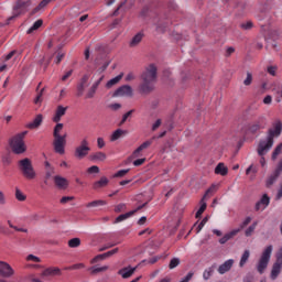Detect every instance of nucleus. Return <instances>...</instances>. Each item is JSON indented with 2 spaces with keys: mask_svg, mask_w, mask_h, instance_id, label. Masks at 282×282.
I'll list each match as a JSON object with an SVG mask.
<instances>
[{
  "mask_svg": "<svg viewBox=\"0 0 282 282\" xmlns=\"http://www.w3.org/2000/svg\"><path fill=\"white\" fill-rule=\"evenodd\" d=\"M140 94H151L155 89V83H158V66L150 64L145 66L144 70L140 75Z\"/></svg>",
  "mask_w": 282,
  "mask_h": 282,
  "instance_id": "nucleus-1",
  "label": "nucleus"
},
{
  "mask_svg": "<svg viewBox=\"0 0 282 282\" xmlns=\"http://www.w3.org/2000/svg\"><path fill=\"white\" fill-rule=\"evenodd\" d=\"M281 132L282 123L281 121H279L274 124L273 129H269L267 140H262L259 142L258 155L263 158V155H265V153H268V151H270V149H272V147L274 145V138H279V135H281Z\"/></svg>",
  "mask_w": 282,
  "mask_h": 282,
  "instance_id": "nucleus-2",
  "label": "nucleus"
},
{
  "mask_svg": "<svg viewBox=\"0 0 282 282\" xmlns=\"http://www.w3.org/2000/svg\"><path fill=\"white\" fill-rule=\"evenodd\" d=\"M19 169L26 180H34L36 177V171H34V166L32 165V161L28 158L19 161Z\"/></svg>",
  "mask_w": 282,
  "mask_h": 282,
  "instance_id": "nucleus-3",
  "label": "nucleus"
},
{
  "mask_svg": "<svg viewBox=\"0 0 282 282\" xmlns=\"http://www.w3.org/2000/svg\"><path fill=\"white\" fill-rule=\"evenodd\" d=\"M272 250H274V247H272V245L268 246L263 250L260 260L258 261L257 264V271L259 272V274H263L268 269V263H270V259L272 257Z\"/></svg>",
  "mask_w": 282,
  "mask_h": 282,
  "instance_id": "nucleus-4",
  "label": "nucleus"
},
{
  "mask_svg": "<svg viewBox=\"0 0 282 282\" xmlns=\"http://www.w3.org/2000/svg\"><path fill=\"white\" fill-rule=\"evenodd\" d=\"M9 145L12 153H14L15 155H22V153H25V151H28V147H25V141L19 139L18 137L11 138L9 141Z\"/></svg>",
  "mask_w": 282,
  "mask_h": 282,
  "instance_id": "nucleus-5",
  "label": "nucleus"
},
{
  "mask_svg": "<svg viewBox=\"0 0 282 282\" xmlns=\"http://www.w3.org/2000/svg\"><path fill=\"white\" fill-rule=\"evenodd\" d=\"M89 151H91V148H89V141H87V139H83L80 144L76 147L74 155L77 160H83L89 155Z\"/></svg>",
  "mask_w": 282,
  "mask_h": 282,
  "instance_id": "nucleus-6",
  "label": "nucleus"
},
{
  "mask_svg": "<svg viewBox=\"0 0 282 282\" xmlns=\"http://www.w3.org/2000/svg\"><path fill=\"white\" fill-rule=\"evenodd\" d=\"M282 173V160L279 161L273 173L267 178L265 186L270 188L281 176Z\"/></svg>",
  "mask_w": 282,
  "mask_h": 282,
  "instance_id": "nucleus-7",
  "label": "nucleus"
},
{
  "mask_svg": "<svg viewBox=\"0 0 282 282\" xmlns=\"http://www.w3.org/2000/svg\"><path fill=\"white\" fill-rule=\"evenodd\" d=\"M65 144H67V140H65V137H54L53 147L55 153H59V155H63L65 153Z\"/></svg>",
  "mask_w": 282,
  "mask_h": 282,
  "instance_id": "nucleus-8",
  "label": "nucleus"
},
{
  "mask_svg": "<svg viewBox=\"0 0 282 282\" xmlns=\"http://www.w3.org/2000/svg\"><path fill=\"white\" fill-rule=\"evenodd\" d=\"M127 97V98H131L133 97V88L129 85H123L121 87H119L115 93H113V97L118 98V97Z\"/></svg>",
  "mask_w": 282,
  "mask_h": 282,
  "instance_id": "nucleus-9",
  "label": "nucleus"
},
{
  "mask_svg": "<svg viewBox=\"0 0 282 282\" xmlns=\"http://www.w3.org/2000/svg\"><path fill=\"white\" fill-rule=\"evenodd\" d=\"M0 276L10 279L14 276V269L8 262L0 261Z\"/></svg>",
  "mask_w": 282,
  "mask_h": 282,
  "instance_id": "nucleus-10",
  "label": "nucleus"
},
{
  "mask_svg": "<svg viewBox=\"0 0 282 282\" xmlns=\"http://www.w3.org/2000/svg\"><path fill=\"white\" fill-rule=\"evenodd\" d=\"M260 129H265V118L260 117L259 120L252 122L249 126L250 133H257V131H260Z\"/></svg>",
  "mask_w": 282,
  "mask_h": 282,
  "instance_id": "nucleus-11",
  "label": "nucleus"
},
{
  "mask_svg": "<svg viewBox=\"0 0 282 282\" xmlns=\"http://www.w3.org/2000/svg\"><path fill=\"white\" fill-rule=\"evenodd\" d=\"M232 265H235L234 259L226 260L223 264L218 267V274H226V272H230V270H232Z\"/></svg>",
  "mask_w": 282,
  "mask_h": 282,
  "instance_id": "nucleus-12",
  "label": "nucleus"
},
{
  "mask_svg": "<svg viewBox=\"0 0 282 282\" xmlns=\"http://www.w3.org/2000/svg\"><path fill=\"white\" fill-rule=\"evenodd\" d=\"M138 270V267L131 268V265L122 268L118 271V274L122 276V279H129L135 274V271Z\"/></svg>",
  "mask_w": 282,
  "mask_h": 282,
  "instance_id": "nucleus-13",
  "label": "nucleus"
},
{
  "mask_svg": "<svg viewBox=\"0 0 282 282\" xmlns=\"http://www.w3.org/2000/svg\"><path fill=\"white\" fill-rule=\"evenodd\" d=\"M281 270H282V262H279L278 260H275V262L272 265L271 275H270L272 281H276V279L281 274Z\"/></svg>",
  "mask_w": 282,
  "mask_h": 282,
  "instance_id": "nucleus-14",
  "label": "nucleus"
},
{
  "mask_svg": "<svg viewBox=\"0 0 282 282\" xmlns=\"http://www.w3.org/2000/svg\"><path fill=\"white\" fill-rule=\"evenodd\" d=\"M270 206V198L268 194H263L261 199L256 204V210H265Z\"/></svg>",
  "mask_w": 282,
  "mask_h": 282,
  "instance_id": "nucleus-15",
  "label": "nucleus"
},
{
  "mask_svg": "<svg viewBox=\"0 0 282 282\" xmlns=\"http://www.w3.org/2000/svg\"><path fill=\"white\" fill-rule=\"evenodd\" d=\"M87 80H89V75H84L79 82V85H77L78 98H80V96H83V94H85V88L87 87Z\"/></svg>",
  "mask_w": 282,
  "mask_h": 282,
  "instance_id": "nucleus-16",
  "label": "nucleus"
},
{
  "mask_svg": "<svg viewBox=\"0 0 282 282\" xmlns=\"http://www.w3.org/2000/svg\"><path fill=\"white\" fill-rule=\"evenodd\" d=\"M142 39H144V33H137L129 42V47H138V45L142 43Z\"/></svg>",
  "mask_w": 282,
  "mask_h": 282,
  "instance_id": "nucleus-17",
  "label": "nucleus"
},
{
  "mask_svg": "<svg viewBox=\"0 0 282 282\" xmlns=\"http://www.w3.org/2000/svg\"><path fill=\"white\" fill-rule=\"evenodd\" d=\"M66 112L67 107L58 106L55 116L53 117V122H61L62 116H65Z\"/></svg>",
  "mask_w": 282,
  "mask_h": 282,
  "instance_id": "nucleus-18",
  "label": "nucleus"
},
{
  "mask_svg": "<svg viewBox=\"0 0 282 282\" xmlns=\"http://www.w3.org/2000/svg\"><path fill=\"white\" fill-rule=\"evenodd\" d=\"M215 270H217V263H214L213 265L208 267L203 272V279L204 281H208L213 274H215Z\"/></svg>",
  "mask_w": 282,
  "mask_h": 282,
  "instance_id": "nucleus-19",
  "label": "nucleus"
},
{
  "mask_svg": "<svg viewBox=\"0 0 282 282\" xmlns=\"http://www.w3.org/2000/svg\"><path fill=\"white\" fill-rule=\"evenodd\" d=\"M240 229H234L230 232L226 234L223 238L219 239V243L224 246L227 241H230L232 237H236V235H239Z\"/></svg>",
  "mask_w": 282,
  "mask_h": 282,
  "instance_id": "nucleus-20",
  "label": "nucleus"
},
{
  "mask_svg": "<svg viewBox=\"0 0 282 282\" xmlns=\"http://www.w3.org/2000/svg\"><path fill=\"white\" fill-rule=\"evenodd\" d=\"M54 183L57 188H66L69 184V182H67V178L58 175L54 177Z\"/></svg>",
  "mask_w": 282,
  "mask_h": 282,
  "instance_id": "nucleus-21",
  "label": "nucleus"
},
{
  "mask_svg": "<svg viewBox=\"0 0 282 282\" xmlns=\"http://www.w3.org/2000/svg\"><path fill=\"white\" fill-rule=\"evenodd\" d=\"M56 274H61L59 268H47L42 272L41 276H56Z\"/></svg>",
  "mask_w": 282,
  "mask_h": 282,
  "instance_id": "nucleus-22",
  "label": "nucleus"
},
{
  "mask_svg": "<svg viewBox=\"0 0 282 282\" xmlns=\"http://www.w3.org/2000/svg\"><path fill=\"white\" fill-rule=\"evenodd\" d=\"M89 158L91 162H105V160H107V154L104 152H95Z\"/></svg>",
  "mask_w": 282,
  "mask_h": 282,
  "instance_id": "nucleus-23",
  "label": "nucleus"
},
{
  "mask_svg": "<svg viewBox=\"0 0 282 282\" xmlns=\"http://www.w3.org/2000/svg\"><path fill=\"white\" fill-rule=\"evenodd\" d=\"M43 123V115H37L32 122L28 124L29 129H39V126Z\"/></svg>",
  "mask_w": 282,
  "mask_h": 282,
  "instance_id": "nucleus-24",
  "label": "nucleus"
},
{
  "mask_svg": "<svg viewBox=\"0 0 282 282\" xmlns=\"http://www.w3.org/2000/svg\"><path fill=\"white\" fill-rule=\"evenodd\" d=\"M216 175H228V167L224 163H218V165L215 167Z\"/></svg>",
  "mask_w": 282,
  "mask_h": 282,
  "instance_id": "nucleus-25",
  "label": "nucleus"
},
{
  "mask_svg": "<svg viewBox=\"0 0 282 282\" xmlns=\"http://www.w3.org/2000/svg\"><path fill=\"white\" fill-rule=\"evenodd\" d=\"M109 184V178L107 176H102L99 181L94 183L95 191H98V188H105Z\"/></svg>",
  "mask_w": 282,
  "mask_h": 282,
  "instance_id": "nucleus-26",
  "label": "nucleus"
},
{
  "mask_svg": "<svg viewBox=\"0 0 282 282\" xmlns=\"http://www.w3.org/2000/svg\"><path fill=\"white\" fill-rule=\"evenodd\" d=\"M133 215H135V210H131L126 214H121L116 218L115 224H120V221H124V220L129 219V217H133Z\"/></svg>",
  "mask_w": 282,
  "mask_h": 282,
  "instance_id": "nucleus-27",
  "label": "nucleus"
},
{
  "mask_svg": "<svg viewBox=\"0 0 282 282\" xmlns=\"http://www.w3.org/2000/svg\"><path fill=\"white\" fill-rule=\"evenodd\" d=\"M122 135H127V130L117 129V130L112 133L110 140H111V142H116V140H120V138H122Z\"/></svg>",
  "mask_w": 282,
  "mask_h": 282,
  "instance_id": "nucleus-28",
  "label": "nucleus"
},
{
  "mask_svg": "<svg viewBox=\"0 0 282 282\" xmlns=\"http://www.w3.org/2000/svg\"><path fill=\"white\" fill-rule=\"evenodd\" d=\"M30 6H32V0H18L13 10H21V8H30Z\"/></svg>",
  "mask_w": 282,
  "mask_h": 282,
  "instance_id": "nucleus-29",
  "label": "nucleus"
},
{
  "mask_svg": "<svg viewBox=\"0 0 282 282\" xmlns=\"http://www.w3.org/2000/svg\"><path fill=\"white\" fill-rule=\"evenodd\" d=\"M51 1L52 0H42L40 4L32 10L31 15L34 17V14L41 12V10H43V8H45Z\"/></svg>",
  "mask_w": 282,
  "mask_h": 282,
  "instance_id": "nucleus-30",
  "label": "nucleus"
},
{
  "mask_svg": "<svg viewBox=\"0 0 282 282\" xmlns=\"http://www.w3.org/2000/svg\"><path fill=\"white\" fill-rule=\"evenodd\" d=\"M248 259H250V250H245L239 262V268H243L246 263H248Z\"/></svg>",
  "mask_w": 282,
  "mask_h": 282,
  "instance_id": "nucleus-31",
  "label": "nucleus"
},
{
  "mask_svg": "<svg viewBox=\"0 0 282 282\" xmlns=\"http://www.w3.org/2000/svg\"><path fill=\"white\" fill-rule=\"evenodd\" d=\"M120 80H122V74L108 80V83L106 84L107 89H111V87H113V85H118L120 83Z\"/></svg>",
  "mask_w": 282,
  "mask_h": 282,
  "instance_id": "nucleus-32",
  "label": "nucleus"
},
{
  "mask_svg": "<svg viewBox=\"0 0 282 282\" xmlns=\"http://www.w3.org/2000/svg\"><path fill=\"white\" fill-rule=\"evenodd\" d=\"M204 199H206V196H204L200 200V207L199 209L196 212V219H199V217H202V215L204 214V210H206V202H204Z\"/></svg>",
  "mask_w": 282,
  "mask_h": 282,
  "instance_id": "nucleus-33",
  "label": "nucleus"
},
{
  "mask_svg": "<svg viewBox=\"0 0 282 282\" xmlns=\"http://www.w3.org/2000/svg\"><path fill=\"white\" fill-rule=\"evenodd\" d=\"M87 208H96L98 206H107V200H94L88 203Z\"/></svg>",
  "mask_w": 282,
  "mask_h": 282,
  "instance_id": "nucleus-34",
  "label": "nucleus"
},
{
  "mask_svg": "<svg viewBox=\"0 0 282 282\" xmlns=\"http://www.w3.org/2000/svg\"><path fill=\"white\" fill-rule=\"evenodd\" d=\"M258 224V221H254L247 228V230L245 231L246 237H252V234L254 232V230H257Z\"/></svg>",
  "mask_w": 282,
  "mask_h": 282,
  "instance_id": "nucleus-35",
  "label": "nucleus"
},
{
  "mask_svg": "<svg viewBox=\"0 0 282 282\" xmlns=\"http://www.w3.org/2000/svg\"><path fill=\"white\" fill-rule=\"evenodd\" d=\"M43 25V20H37L34 22V24L26 31V34H32V32H35V30H39Z\"/></svg>",
  "mask_w": 282,
  "mask_h": 282,
  "instance_id": "nucleus-36",
  "label": "nucleus"
},
{
  "mask_svg": "<svg viewBox=\"0 0 282 282\" xmlns=\"http://www.w3.org/2000/svg\"><path fill=\"white\" fill-rule=\"evenodd\" d=\"M90 270H91V274H98L99 272H107V270H109V265H104L99 268L93 267L90 268Z\"/></svg>",
  "mask_w": 282,
  "mask_h": 282,
  "instance_id": "nucleus-37",
  "label": "nucleus"
},
{
  "mask_svg": "<svg viewBox=\"0 0 282 282\" xmlns=\"http://www.w3.org/2000/svg\"><path fill=\"white\" fill-rule=\"evenodd\" d=\"M15 199H18V202H25L26 199L25 194H23L19 187L15 188Z\"/></svg>",
  "mask_w": 282,
  "mask_h": 282,
  "instance_id": "nucleus-38",
  "label": "nucleus"
},
{
  "mask_svg": "<svg viewBox=\"0 0 282 282\" xmlns=\"http://www.w3.org/2000/svg\"><path fill=\"white\" fill-rule=\"evenodd\" d=\"M7 224L9 227L15 230V232H28V229L14 226V224H12V220H8Z\"/></svg>",
  "mask_w": 282,
  "mask_h": 282,
  "instance_id": "nucleus-39",
  "label": "nucleus"
},
{
  "mask_svg": "<svg viewBox=\"0 0 282 282\" xmlns=\"http://www.w3.org/2000/svg\"><path fill=\"white\" fill-rule=\"evenodd\" d=\"M61 131H63V123H57L53 131V137L58 138L61 137Z\"/></svg>",
  "mask_w": 282,
  "mask_h": 282,
  "instance_id": "nucleus-40",
  "label": "nucleus"
},
{
  "mask_svg": "<svg viewBox=\"0 0 282 282\" xmlns=\"http://www.w3.org/2000/svg\"><path fill=\"white\" fill-rule=\"evenodd\" d=\"M69 248H78L80 246V238H73L68 241Z\"/></svg>",
  "mask_w": 282,
  "mask_h": 282,
  "instance_id": "nucleus-41",
  "label": "nucleus"
},
{
  "mask_svg": "<svg viewBox=\"0 0 282 282\" xmlns=\"http://www.w3.org/2000/svg\"><path fill=\"white\" fill-rule=\"evenodd\" d=\"M282 152V143H280L273 151L272 153V160H276V158H279V155H281Z\"/></svg>",
  "mask_w": 282,
  "mask_h": 282,
  "instance_id": "nucleus-42",
  "label": "nucleus"
},
{
  "mask_svg": "<svg viewBox=\"0 0 282 282\" xmlns=\"http://www.w3.org/2000/svg\"><path fill=\"white\" fill-rule=\"evenodd\" d=\"M236 10L238 12V15L241 17V14H243V11L246 10V2H239L236 6Z\"/></svg>",
  "mask_w": 282,
  "mask_h": 282,
  "instance_id": "nucleus-43",
  "label": "nucleus"
},
{
  "mask_svg": "<svg viewBox=\"0 0 282 282\" xmlns=\"http://www.w3.org/2000/svg\"><path fill=\"white\" fill-rule=\"evenodd\" d=\"M177 265H180V258H173L170 261L169 268H170V270H175V268H177Z\"/></svg>",
  "mask_w": 282,
  "mask_h": 282,
  "instance_id": "nucleus-44",
  "label": "nucleus"
},
{
  "mask_svg": "<svg viewBox=\"0 0 282 282\" xmlns=\"http://www.w3.org/2000/svg\"><path fill=\"white\" fill-rule=\"evenodd\" d=\"M206 224H208V216L205 217V218L199 223V225H198L197 228H196V232H197V234L202 232V228H204V226H206Z\"/></svg>",
  "mask_w": 282,
  "mask_h": 282,
  "instance_id": "nucleus-45",
  "label": "nucleus"
},
{
  "mask_svg": "<svg viewBox=\"0 0 282 282\" xmlns=\"http://www.w3.org/2000/svg\"><path fill=\"white\" fill-rule=\"evenodd\" d=\"M105 259H107L106 253H101L96 256L93 260L91 263H98V261H105Z\"/></svg>",
  "mask_w": 282,
  "mask_h": 282,
  "instance_id": "nucleus-46",
  "label": "nucleus"
},
{
  "mask_svg": "<svg viewBox=\"0 0 282 282\" xmlns=\"http://www.w3.org/2000/svg\"><path fill=\"white\" fill-rule=\"evenodd\" d=\"M153 140H158V137H153L152 140L150 141H145L140 145V149H149V147H151V144H153Z\"/></svg>",
  "mask_w": 282,
  "mask_h": 282,
  "instance_id": "nucleus-47",
  "label": "nucleus"
},
{
  "mask_svg": "<svg viewBox=\"0 0 282 282\" xmlns=\"http://www.w3.org/2000/svg\"><path fill=\"white\" fill-rule=\"evenodd\" d=\"M243 85H246V87H250V85H252V74L251 73H247V77L243 80Z\"/></svg>",
  "mask_w": 282,
  "mask_h": 282,
  "instance_id": "nucleus-48",
  "label": "nucleus"
},
{
  "mask_svg": "<svg viewBox=\"0 0 282 282\" xmlns=\"http://www.w3.org/2000/svg\"><path fill=\"white\" fill-rule=\"evenodd\" d=\"M250 221H252V217H247L243 221H242V224L240 225V228H238V230H243V228H246V226H248V224H250Z\"/></svg>",
  "mask_w": 282,
  "mask_h": 282,
  "instance_id": "nucleus-49",
  "label": "nucleus"
},
{
  "mask_svg": "<svg viewBox=\"0 0 282 282\" xmlns=\"http://www.w3.org/2000/svg\"><path fill=\"white\" fill-rule=\"evenodd\" d=\"M252 26H253L252 21H248L240 24V28H242V30H252Z\"/></svg>",
  "mask_w": 282,
  "mask_h": 282,
  "instance_id": "nucleus-50",
  "label": "nucleus"
},
{
  "mask_svg": "<svg viewBox=\"0 0 282 282\" xmlns=\"http://www.w3.org/2000/svg\"><path fill=\"white\" fill-rule=\"evenodd\" d=\"M96 86H91L86 95V98H94L95 94H96Z\"/></svg>",
  "mask_w": 282,
  "mask_h": 282,
  "instance_id": "nucleus-51",
  "label": "nucleus"
},
{
  "mask_svg": "<svg viewBox=\"0 0 282 282\" xmlns=\"http://www.w3.org/2000/svg\"><path fill=\"white\" fill-rule=\"evenodd\" d=\"M127 209V205L121 203L115 207V213H122V210Z\"/></svg>",
  "mask_w": 282,
  "mask_h": 282,
  "instance_id": "nucleus-52",
  "label": "nucleus"
},
{
  "mask_svg": "<svg viewBox=\"0 0 282 282\" xmlns=\"http://www.w3.org/2000/svg\"><path fill=\"white\" fill-rule=\"evenodd\" d=\"M276 69H279V67H276V66H269V67L267 68V72H268V74H270L271 76H276Z\"/></svg>",
  "mask_w": 282,
  "mask_h": 282,
  "instance_id": "nucleus-53",
  "label": "nucleus"
},
{
  "mask_svg": "<svg viewBox=\"0 0 282 282\" xmlns=\"http://www.w3.org/2000/svg\"><path fill=\"white\" fill-rule=\"evenodd\" d=\"M54 173H56L54 167L47 169L46 174H45V180H50V177H52V175H54Z\"/></svg>",
  "mask_w": 282,
  "mask_h": 282,
  "instance_id": "nucleus-54",
  "label": "nucleus"
},
{
  "mask_svg": "<svg viewBox=\"0 0 282 282\" xmlns=\"http://www.w3.org/2000/svg\"><path fill=\"white\" fill-rule=\"evenodd\" d=\"M28 261H34L35 263H41V258L34 256V254H29L26 258Z\"/></svg>",
  "mask_w": 282,
  "mask_h": 282,
  "instance_id": "nucleus-55",
  "label": "nucleus"
},
{
  "mask_svg": "<svg viewBox=\"0 0 282 282\" xmlns=\"http://www.w3.org/2000/svg\"><path fill=\"white\" fill-rule=\"evenodd\" d=\"M127 173H129V169L128 170H120L118 171L113 177H124V175H127Z\"/></svg>",
  "mask_w": 282,
  "mask_h": 282,
  "instance_id": "nucleus-56",
  "label": "nucleus"
},
{
  "mask_svg": "<svg viewBox=\"0 0 282 282\" xmlns=\"http://www.w3.org/2000/svg\"><path fill=\"white\" fill-rule=\"evenodd\" d=\"M133 111L135 110H129L126 115H123L120 124H124V122H127V119L132 116Z\"/></svg>",
  "mask_w": 282,
  "mask_h": 282,
  "instance_id": "nucleus-57",
  "label": "nucleus"
},
{
  "mask_svg": "<svg viewBox=\"0 0 282 282\" xmlns=\"http://www.w3.org/2000/svg\"><path fill=\"white\" fill-rule=\"evenodd\" d=\"M162 126V119H158L153 126H152V131H158V129H160V127Z\"/></svg>",
  "mask_w": 282,
  "mask_h": 282,
  "instance_id": "nucleus-58",
  "label": "nucleus"
},
{
  "mask_svg": "<svg viewBox=\"0 0 282 282\" xmlns=\"http://www.w3.org/2000/svg\"><path fill=\"white\" fill-rule=\"evenodd\" d=\"M242 281L243 282H253L254 276L252 275V273H247Z\"/></svg>",
  "mask_w": 282,
  "mask_h": 282,
  "instance_id": "nucleus-59",
  "label": "nucleus"
},
{
  "mask_svg": "<svg viewBox=\"0 0 282 282\" xmlns=\"http://www.w3.org/2000/svg\"><path fill=\"white\" fill-rule=\"evenodd\" d=\"M88 173H100V167H98V165H93L88 169Z\"/></svg>",
  "mask_w": 282,
  "mask_h": 282,
  "instance_id": "nucleus-60",
  "label": "nucleus"
},
{
  "mask_svg": "<svg viewBox=\"0 0 282 282\" xmlns=\"http://www.w3.org/2000/svg\"><path fill=\"white\" fill-rule=\"evenodd\" d=\"M126 80H127V83H129L131 80H135V74H133V72L128 73L126 76Z\"/></svg>",
  "mask_w": 282,
  "mask_h": 282,
  "instance_id": "nucleus-61",
  "label": "nucleus"
},
{
  "mask_svg": "<svg viewBox=\"0 0 282 282\" xmlns=\"http://www.w3.org/2000/svg\"><path fill=\"white\" fill-rule=\"evenodd\" d=\"M74 200V196H64L61 198V204H67V202Z\"/></svg>",
  "mask_w": 282,
  "mask_h": 282,
  "instance_id": "nucleus-62",
  "label": "nucleus"
},
{
  "mask_svg": "<svg viewBox=\"0 0 282 282\" xmlns=\"http://www.w3.org/2000/svg\"><path fill=\"white\" fill-rule=\"evenodd\" d=\"M194 274L195 273L193 271H189L187 273V275L185 278H183V281H181V282H188V281H191V279H193Z\"/></svg>",
  "mask_w": 282,
  "mask_h": 282,
  "instance_id": "nucleus-63",
  "label": "nucleus"
},
{
  "mask_svg": "<svg viewBox=\"0 0 282 282\" xmlns=\"http://www.w3.org/2000/svg\"><path fill=\"white\" fill-rule=\"evenodd\" d=\"M279 263H282V248L279 249L278 253H276V260Z\"/></svg>",
  "mask_w": 282,
  "mask_h": 282,
  "instance_id": "nucleus-64",
  "label": "nucleus"
}]
</instances>
